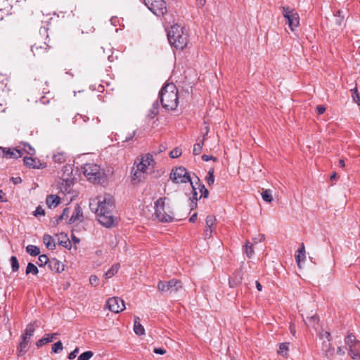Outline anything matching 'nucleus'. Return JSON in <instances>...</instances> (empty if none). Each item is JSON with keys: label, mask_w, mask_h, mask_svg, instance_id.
<instances>
[{"label": "nucleus", "mask_w": 360, "mask_h": 360, "mask_svg": "<svg viewBox=\"0 0 360 360\" xmlns=\"http://www.w3.org/2000/svg\"><path fill=\"white\" fill-rule=\"evenodd\" d=\"M167 35L170 45L176 49L183 50L189 42L188 31L181 24L171 25Z\"/></svg>", "instance_id": "nucleus-1"}, {"label": "nucleus", "mask_w": 360, "mask_h": 360, "mask_svg": "<svg viewBox=\"0 0 360 360\" xmlns=\"http://www.w3.org/2000/svg\"><path fill=\"white\" fill-rule=\"evenodd\" d=\"M162 106L167 110H174L179 104L178 89L175 84L169 83L165 85L160 92Z\"/></svg>", "instance_id": "nucleus-2"}, {"label": "nucleus", "mask_w": 360, "mask_h": 360, "mask_svg": "<svg viewBox=\"0 0 360 360\" xmlns=\"http://www.w3.org/2000/svg\"><path fill=\"white\" fill-rule=\"evenodd\" d=\"M139 163L134 162V165L131 169V178L133 184H137L144 179V174L146 172L148 167L154 163L155 159H140Z\"/></svg>", "instance_id": "nucleus-3"}, {"label": "nucleus", "mask_w": 360, "mask_h": 360, "mask_svg": "<svg viewBox=\"0 0 360 360\" xmlns=\"http://www.w3.org/2000/svg\"><path fill=\"white\" fill-rule=\"evenodd\" d=\"M97 207L96 213L105 212L109 214L108 212H113L115 209V200L112 195L105 193L103 195H100L96 198Z\"/></svg>", "instance_id": "nucleus-4"}, {"label": "nucleus", "mask_w": 360, "mask_h": 360, "mask_svg": "<svg viewBox=\"0 0 360 360\" xmlns=\"http://www.w3.org/2000/svg\"><path fill=\"white\" fill-rule=\"evenodd\" d=\"M83 172L86 178L94 183H100L104 175L103 171L97 164H84Z\"/></svg>", "instance_id": "nucleus-5"}, {"label": "nucleus", "mask_w": 360, "mask_h": 360, "mask_svg": "<svg viewBox=\"0 0 360 360\" xmlns=\"http://www.w3.org/2000/svg\"><path fill=\"white\" fill-rule=\"evenodd\" d=\"M282 14L286 20V24L292 31L300 25V15L294 9L289 6L281 7Z\"/></svg>", "instance_id": "nucleus-6"}, {"label": "nucleus", "mask_w": 360, "mask_h": 360, "mask_svg": "<svg viewBox=\"0 0 360 360\" xmlns=\"http://www.w3.org/2000/svg\"><path fill=\"white\" fill-rule=\"evenodd\" d=\"M169 179L175 184L192 182L188 172L184 167L173 168L169 174Z\"/></svg>", "instance_id": "nucleus-7"}, {"label": "nucleus", "mask_w": 360, "mask_h": 360, "mask_svg": "<svg viewBox=\"0 0 360 360\" xmlns=\"http://www.w3.org/2000/svg\"><path fill=\"white\" fill-rule=\"evenodd\" d=\"M182 288V282L178 279H171L169 281H160L158 283V289L160 292H176Z\"/></svg>", "instance_id": "nucleus-8"}, {"label": "nucleus", "mask_w": 360, "mask_h": 360, "mask_svg": "<svg viewBox=\"0 0 360 360\" xmlns=\"http://www.w3.org/2000/svg\"><path fill=\"white\" fill-rule=\"evenodd\" d=\"M146 6L155 15L160 16L167 12L166 3L164 0H144Z\"/></svg>", "instance_id": "nucleus-9"}, {"label": "nucleus", "mask_w": 360, "mask_h": 360, "mask_svg": "<svg viewBox=\"0 0 360 360\" xmlns=\"http://www.w3.org/2000/svg\"><path fill=\"white\" fill-rule=\"evenodd\" d=\"M11 150H13L15 155L17 153L19 158H28L27 156L32 158L35 155V149L27 143H22L18 146L11 148Z\"/></svg>", "instance_id": "nucleus-10"}, {"label": "nucleus", "mask_w": 360, "mask_h": 360, "mask_svg": "<svg viewBox=\"0 0 360 360\" xmlns=\"http://www.w3.org/2000/svg\"><path fill=\"white\" fill-rule=\"evenodd\" d=\"M109 212V214L105 212L96 214L98 221L106 228H110L117 224V219L114 217L112 212Z\"/></svg>", "instance_id": "nucleus-11"}, {"label": "nucleus", "mask_w": 360, "mask_h": 360, "mask_svg": "<svg viewBox=\"0 0 360 360\" xmlns=\"http://www.w3.org/2000/svg\"><path fill=\"white\" fill-rule=\"evenodd\" d=\"M106 304L109 310L114 313H119L123 311L125 308L123 300L118 297L109 298Z\"/></svg>", "instance_id": "nucleus-12"}, {"label": "nucleus", "mask_w": 360, "mask_h": 360, "mask_svg": "<svg viewBox=\"0 0 360 360\" xmlns=\"http://www.w3.org/2000/svg\"><path fill=\"white\" fill-rule=\"evenodd\" d=\"M22 161L24 165L30 169H41L47 165L44 159H22Z\"/></svg>", "instance_id": "nucleus-13"}, {"label": "nucleus", "mask_w": 360, "mask_h": 360, "mask_svg": "<svg viewBox=\"0 0 360 360\" xmlns=\"http://www.w3.org/2000/svg\"><path fill=\"white\" fill-rule=\"evenodd\" d=\"M49 46L46 42L38 41L35 42L32 46V51L34 56H42L46 53L48 51Z\"/></svg>", "instance_id": "nucleus-14"}, {"label": "nucleus", "mask_w": 360, "mask_h": 360, "mask_svg": "<svg viewBox=\"0 0 360 360\" xmlns=\"http://www.w3.org/2000/svg\"><path fill=\"white\" fill-rule=\"evenodd\" d=\"M83 218L84 216L82 207L78 204H76L74 207L73 212L68 221V224H72L76 221H82Z\"/></svg>", "instance_id": "nucleus-15"}, {"label": "nucleus", "mask_w": 360, "mask_h": 360, "mask_svg": "<svg viewBox=\"0 0 360 360\" xmlns=\"http://www.w3.org/2000/svg\"><path fill=\"white\" fill-rule=\"evenodd\" d=\"M155 214L156 217L161 222H171L173 221V217L165 212V207H155Z\"/></svg>", "instance_id": "nucleus-16"}, {"label": "nucleus", "mask_w": 360, "mask_h": 360, "mask_svg": "<svg viewBox=\"0 0 360 360\" xmlns=\"http://www.w3.org/2000/svg\"><path fill=\"white\" fill-rule=\"evenodd\" d=\"M12 6L8 0H0V20L10 14Z\"/></svg>", "instance_id": "nucleus-17"}, {"label": "nucleus", "mask_w": 360, "mask_h": 360, "mask_svg": "<svg viewBox=\"0 0 360 360\" xmlns=\"http://www.w3.org/2000/svg\"><path fill=\"white\" fill-rule=\"evenodd\" d=\"M48 267L51 271L55 273H60L64 270V265L56 258H52L49 260Z\"/></svg>", "instance_id": "nucleus-18"}, {"label": "nucleus", "mask_w": 360, "mask_h": 360, "mask_svg": "<svg viewBox=\"0 0 360 360\" xmlns=\"http://www.w3.org/2000/svg\"><path fill=\"white\" fill-rule=\"evenodd\" d=\"M34 88L38 92H41V94H49L50 91L49 89V84L46 81L44 80H36L34 83Z\"/></svg>", "instance_id": "nucleus-19"}, {"label": "nucleus", "mask_w": 360, "mask_h": 360, "mask_svg": "<svg viewBox=\"0 0 360 360\" xmlns=\"http://www.w3.org/2000/svg\"><path fill=\"white\" fill-rule=\"evenodd\" d=\"M21 341L19 344V346L18 347L17 351L18 355H23L27 352V348L28 346V343L30 342V338L25 335V334H22L21 336Z\"/></svg>", "instance_id": "nucleus-20"}, {"label": "nucleus", "mask_w": 360, "mask_h": 360, "mask_svg": "<svg viewBox=\"0 0 360 360\" xmlns=\"http://www.w3.org/2000/svg\"><path fill=\"white\" fill-rule=\"evenodd\" d=\"M242 274L240 271H236L233 276L229 278V283L231 288H234L242 282Z\"/></svg>", "instance_id": "nucleus-21"}, {"label": "nucleus", "mask_w": 360, "mask_h": 360, "mask_svg": "<svg viewBox=\"0 0 360 360\" xmlns=\"http://www.w3.org/2000/svg\"><path fill=\"white\" fill-rule=\"evenodd\" d=\"M60 202V198L57 195H49L46 197V202L49 208L56 207Z\"/></svg>", "instance_id": "nucleus-22"}, {"label": "nucleus", "mask_w": 360, "mask_h": 360, "mask_svg": "<svg viewBox=\"0 0 360 360\" xmlns=\"http://www.w3.org/2000/svg\"><path fill=\"white\" fill-rule=\"evenodd\" d=\"M349 354L354 359H360V341L356 342V344L351 346Z\"/></svg>", "instance_id": "nucleus-23"}, {"label": "nucleus", "mask_w": 360, "mask_h": 360, "mask_svg": "<svg viewBox=\"0 0 360 360\" xmlns=\"http://www.w3.org/2000/svg\"><path fill=\"white\" fill-rule=\"evenodd\" d=\"M135 131H133L131 133H129L127 135L124 134L123 132H121L120 134H116L115 135V141H118V143H120V141H121L122 143L129 142L133 139V137L135 135Z\"/></svg>", "instance_id": "nucleus-24"}, {"label": "nucleus", "mask_w": 360, "mask_h": 360, "mask_svg": "<svg viewBox=\"0 0 360 360\" xmlns=\"http://www.w3.org/2000/svg\"><path fill=\"white\" fill-rule=\"evenodd\" d=\"M43 242L48 249L54 250L56 248V243L51 236L44 234L43 236Z\"/></svg>", "instance_id": "nucleus-25"}, {"label": "nucleus", "mask_w": 360, "mask_h": 360, "mask_svg": "<svg viewBox=\"0 0 360 360\" xmlns=\"http://www.w3.org/2000/svg\"><path fill=\"white\" fill-rule=\"evenodd\" d=\"M58 244L64 248H70L71 243L67 234L61 233L59 235Z\"/></svg>", "instance_id": "nucleus-26"}, {"label": "nucleus", "mask_w": 360, "mask_h": 360, "mask_svg": "<svg viewBox=\"0 0 360 360\" xmlns=\"http://www.w3.org/2000/svg\"><path fill=\"white\" fill-rule=\"evenodd\" d=\"M304 322L308 327L316 329V326L319 324V317L316 314L307 317Z\"/></svg>", "instance_id": "nucleus-27"}, {"label": "nucleus", "mask_w": 360, "mask_h": 360, "mask_svg": "<svg viewBox=\"0 0 360 360\" xmlns=\"http://www.w3.org/2000/svg\"><path fill=\"white\" fill-rule=\"evenodd\" d=\"M134 330L135 333L138 335H143L145 333V330L143 326L139 322V318L135 317L134 320Z\"/></svg>", "instance_id": "nucleus-28"}, {"label": "nucleus", "mask_w": 360, "mask_h": 360, "mask_svg": "<svg viewBox=\"0 0 360 360\" xmlns=\"http://www.w3.org/2000/svg\"><path fill=\"white\" fill-rule=\"evenodd\" d=\"M73 184V180L67 179L65 180L63 179V183L61 184L60 188L68 193H70L72 192V186Z\"/></svg>", "instance_id": "nucleus-29"}, {"label": "nucleus", "mask_w": 360, "mask_h": 360, "mask_svg": "<svg viewBox=\"0 0 360 360\" xmlns=\"http://www.w3.org/2000/svg\"><path fill=\"white\" fill-rule=\"evenodd\" d=\"M57 335V333H53V334H51V335H48V337L46 338H41L40 340H39L37 343H36V345L38 347H40L49 342H51L53 341V338Z\"/></svg>", "instance_id": "nucleus-30"}, {"label": "nucleus", "mask_w": 360, "mask_h": 360, "mask_svg": "<svg viewBox=\"0 0 360 360\" xmlns=\"http://www.w3.org/2000/svg\"><path fill=\"white\" fill-rule=\"evenodd\" d=\"M323 351H324V353H325V355L329 358L330 356H332L333 354H334V348L331 347V344H330V342H323Z\"/></svg>", "instance_id": "nucleus-31"}, {"label": "nucleus", "mask_w": 360, "mask_h": 360, "mask_svg": "<svg viewBox=\"0 0 360 360\" xmlns=\"http://www.w3.org/2000/svg\"><path fill=\"white\" fill-rule=\"evenodd\" d=\"M120 269V264H115L112 265L105 274V277L106 278H110L112 277L115 274L117 273Z\"/></svg>", "instance_id": "nucleus-32"}, {"label": "nucleus", "mask_w": 360, "mask_h": 360, "mask_svg": "<svg viewBox=\"0 0 360 360\" xmlns=\"http://www.w3.org/2000/svg\"><path fill=\"white\" fill-rule=\"evenodd\" d=\"M159 113V105L158 103L156 101L155 102L151 108L150 109L148 117L150 119L154 118Z\"/></svg>", "instance_id": "nucleus-33"}, {"label": "nucleus", "mask_w": 360, "mask_h": 360, "mask_svg": "<svg viewBox=\"0 0 360 360\" xmlns=\"http://www.w3.org/2000/svg\"><path fill=\"white\" fill-rule=\"evenodd\" d=\"M305 257V248L304 243H302L301 248L298 250V254L296 255V262L297 264H300L301 260H304Z\"/></svg>", "instance_id": "nucleus-34"}, {"label": "nucleus", "mask_w": 360, "mask_h": 360, "mask_svg": "<svg viewBox=\"0 0 360 360\" xmlns=\"http://www.w3.org/2000/svg\"><path fill=\"white\" fill-rule=\"evenodd\" d=\"M26 251L28 254H30L31 256H37L39 255L40 250L39 248L33 245H29L26 247Z\"/></svg>", "instance_id": "nucleus-35"}, {"label": "nucleus", "mask_w": 360, "mask_h": 360, "mask_svg": "<svg viewBox=\"0 0 360 360\" xmlns=\"http://www.w3.org/2000/svg\"><path fill=\"white\" fill-rule=\"evenodd\" d=\"M262 199L266 202H271L273 201L271 191L269 189L263 191L262 193Z\"/></svg>", "instance_id": "nucleus-36"}, {"label": "nucleus", "mask_w": 360, "mask_h": 360, "mask_svg": "<svg viewBox=\"0 0 360 360\" xmlns=\"http://www.w3.org/2000/svg\"><path fill=\"white\" fill-rule=\"evenodd\" d=\"M38 272V268L33 263L29 262L26 268V274H32L33 275H37Z\"/></svg>", "instance_id": "nucleus-37"}, {"label": "nucleus", "mask_w": 360, "mask_h": 360, "mask_svg": "<svg viewBox=\"0 0 360 360\" xmlns=\"http://www.w3.org/2000/svg\"><path fill=\"white\" fill-rule=\"evenodd\" d=\"M359 340H356V337L352 334H349L345 340V344L349 347V348H351V346L356 344V342H358Z\"/></svg>", "instance_id": "nucleus-38"}, {"label": "nucleus", "mask_w": 360, "mask_h": 360, "mask_svg": "<svg viewBox=\"0 0 360 360\" xmlns=\"http://www.w3.org/2000/svg\"><path fill=\"white\" fill-rule=\"evenodd\" d=\"M50 259L47 257L46 255H40L38 257V261L37 262V264L39 266H43L45 265H48Z\"/></svg>", "instance_id": "nucleus-39"}, {"label": "nucleus", "mask_w": 360, "mask_h": 360, "mask_svg": "<svg viewBox=\"0 0 360 360\" xmlns=\"http://www.w3.org/2000/svg\"><path fill=\"white\" fill-rule=\"evenodd\" d=\"M288 345L289 344L287 342L281 343L279 345V349L278 351V353L282 355L283 356H286L289 349Z\"/></svg>", "instance_id": "nucleus-40"}, {"label": "nucleus", "mask_w": 360, "mask_h": 360, "mask_svg": "<svg viewBox=\"0 0 360 360\" xmlns=\"http://www.w3.org/2000/svg\"><path fill=\"white\" fill-rule=\"evenodd\" d=\"M15 156L13 150H11L10 148H2L0 147V158H4L7 155Z\"/></svg>", "instance_id": "nucleus-41"}, {"label": "nucleus", "mask_w": 360, "mask_h": 360, "mask_svg": "<svg viewBox=\"0 0 360 360\" xmlns=\"http://www.w3.org/2000/svg\"><path fill=\"white\" fill-rule=\"evenodd\" d=\"M202 146H203V140L194 144L193 149V153L194 155H198L200 154V153L202 151Z\"/></svg>", "instance_id": "nucleus-42"}, {"label": "nucleus", "mask_w": 360, "mask_h": 360, "mask_svg": "<svg viewBox=\"0 0 360 360\" xmlns=\"http://www.w3.org/2000/svg\"><path fill=\"white\" fill-rule=\"evenodd\" d=\"M70 213V209L69 207H66L63 210L62 214L58 217L56 219L57 224H58L59 221L67 219L69 217V214Z\"/></svg>", "instance_id": "nucleus-43"}, {"label": "nucleus", "mask_w": 360, "mask_h": 360, "mask_svg": "<svg viewBox=\"0 0 360 360\" xmlns=\"http://www.w3.org/2000/svg\"><path fill=\"white\" fill-rule=\"evenodd\" d=\"M34 327L33 323H30L27 326V328L23 334L31 338L34 332Z\"/></svg>", "instance_id": "nucleus-44"}, {"label": "nucleus", "mask_w": 360, "mask_h": 360, "mask_svg": "<svg viewBox=\"0 0 360 360\" xmlns=\"http://www.w3.org/2000/svg\"><path fill=\"white\" fill-rule=\"evenodd\" d=\"M215 221H216V218L214 216L208 215L205 219L207 228L212 229V226L214 225Z\"/></svg>", "instance_id": "nucleus-45"}, {"label": "nucleus", "mask_w": 360, "mask_h": 360, "mask_svg": "<svg viewBox=\"0 0 360 360\" xmlns=\"http://www.w3.org/2000/svg\"><path fill=\"white\" fill-rule=\"evenodd\" d=\"M11 264L13 271H17L19 269V262L15 256H12L11 257Z\"/></svg>", "instance_id": "nucleus-46"}, {"label": "nucleus", "mask_w": 360, "mask_h": 360, "mask_svg": "<svg viewBox=\"0 0 360 360\" xmlns=\"http://www.w3.org/2000/svg\"><path fill=\"white\" fill-rule=\"evenodd\" d=\"M352 91V97L356 103H357L359 105H360V96L357 91L356 87L354 88L353 89H351Z\"/></svg>", "instance_id": "nucleus-47"}, {"label": "nucleus", "mask_w": 360, "mask_h": 360, "mask_svg": "<svg viewBox=\"0 0 360 360\" xmlns=\"http://www.w3.org/2000/svg\"><path fill=\"white\" fill-rule=\"evenodd\" d=\"M94 355V353L91 351H86L82 354H81L77 360H89Z\"/></svg>", "instance_id": "nucleus-48"}, {"label": "nucleus", "mask_w": 360, "mask_h": 360, "mask_svg": "<svg viewBox=\"0 0 360 360\" xmlns=\"http://www.w3.org/2000/svg\"><path fill=\"white\" fill-rule=\"evenodd\" d=\"M182 155V150L176 147L169 152V158H179Z\"/></svg>", "instance_id": "nucleus-49"}, {"label": "nucleus", "mask_w": 360, "mask_h": 360, "mask_svg": "<svg viewBox=\"0 0 360 360\" xmlns=\"http://www.w3.org/2000/svg\"><path fill=\"white\" fill-rule=\"evenodd\" d=\"M198 189H199L200 193H201L199 197V199H200L202 197L207 198L208 196V194H209L208 190L205 187L204 185L199 184Z\"/></svg>", "instance_id": "nucleus-50"}, {"label": "nucleus", "mask_w": 360, "mask_h": 360, "mask_svg": "<svg viewBox=\"0 0 360 360\" xmlns=\"http://www.w3.org/2000/svg\"><path fill=\"white\" fill-rule=\"evenodd\" d=\"M63 344L61 341H58L52 345L51 350L54 353H58V352L63 350Z\"/></svg>", "instance_id": "nucleus-51"}, {"label": "nucleus", "mask_w": 360, "mask_h": 360, "mask_svg": "<svg viewBox=\"0 0 360 360\" xmlns=\"http://www.w3.org/2000/svg\"><path fill=\"white\" fill-rule=\"evenodd\" d=\"M207 184L210 186L214 184V171L213 169H210L206 177Z\"/></svg>", "instance_id": "nucleus-52"}, {"label": "nucleus", "mask_w": 360, "mask_h": 360, "mask_svg": "<svg viewBox=\"0 0 360 360\" xmlns=\"http://www.w3.org/2000/svg\"><path fill=\"white\" fill-rule=\"evenodd\" d=\"M245 252H246L248 257H249V258H250L254 253L252 246V245L250 246L248 242H247V243L245 244Z\"/></svg>", "instance_id": "nucleus-53"}, {"label": "nucleus", "mask_w": 360, "mask_h": 360, "mask_svg": "<svg viewBox=\"0 0 360 360\" xmlns=\"http://www.w3.org/2000/svg\"><path fill=\"white\" fill-rule=\"evenodd\" d=\"M319 337L321 339L326 338L327 339L328 342L331 341V335L330 333L328 331H322L319 333Z\"/></svg>", "instance_id": "nucleus-54"}, {"label": "nucleus", "mask_w": 360, "mask_h": 360, "mask_svg": "<svg viewBox=\"0 0 360 360\" xmlns=\"http://www.w3.org/2000/svg\"><path fill=\"white\" fill-rule=\"evenodd\" d=\"M99 279L96 275H91L89 277V282L91 285L97 286L98 285Z\"/></svg>", "instance_id": "nucleus-55"}, {"label": "nucleus", "mask_w": 360, "mask_h": 360, "mask_svg": "<svg viewBox=\"0 0 360 360\" xmlns=\"http://www.w3.org/2000/svg\"><path fill=\"white\" fill-rule=\"evenodd\" d=\"M34 215L35 217H38L39 215L44 216L45 215V211L41 206L39 205L37 207L36 210L34 212Z\"/></svg>", "instance_id": "nucleus-56"}, {"label": "nucleus", "mask_w": 360, "mask_h": 360, "mask_svg": "<svg viewBox=\"0 0 360 360\" xmlns=\"http://www.w3.org/2000/svg\"><path fill=\"white\" fill-rule=\"evenodd\" d=\"M191 184L192 186V188H193V196L192 198H191V200H194V201H198V200L199 199V198H198V192H197V188H195L193 185V183L191 182Z\"/></svg>", "instance_id": "nucleus-57"}, {"label": "nucleus", "mask_w": 360, "mask_h": 360, "mask_svg": "<svg viewBox=\"0 0 360 360\" xmlns=\"http://www.w3.org/2000/svg\"><path fill=\"white\" fill-rule=\"evenodd\" d=\"M212 229L211 228H206V229L204 231V238L205 239L210 238L212 235Z\"/></svg>", "instance_id": "nucleus-58"}, {"label": "nucleus", "mask_w": 360, "mask_h": 360, "mask_svg": "<svg viewBox=\"0 0 360 360\" xmlns=\"http://www.w3.org/2000/svg\"><path fill=\"white\" fill-rule=\"evenodd\" d=\"M78 353H79V348H78V347H77V348H75L72 352H71L69 354V355H68V359H71V360H72V359H74L77 356V354H78Z\"/></svg>", "instance_id": "nucleus-59"}, {"label": "nucleus", "mask_w": 360, "mask_h": 360, "mask_svg": "<svg viewBox=\"0 0 360 360\" xmlns=\"http://www.w3.org/2000/svg\"><path fill=\"white\" fill-rule=\"evenodd\" d=\"M165 207V199L160 198L155 202V207Z\"/></svg>", "instance_id": "nucleus-60"}, {"label": "nucleus", "mask_w": 360, "mask_h": 360, "mask_svg": "<svg viewBox=\"0 0 360 360\" xmlns=\"http://www.w3.org/2000/svg\"><path fill=\"white\" fill-rule=\"evenodd\" d=\"M316 109L319 115H322L326 111V108L323 105H318Z\"/></svg>", "instance_id": "nucleus-61"}, {"label": "nucleus", "mask_w": 360, "mask_h": 360, "mask_svg": "<svg viewBox=\"0 0 360 360\" xmlns=\"http://www.w3.org/2000/svg\"><path fill=\"white\" fill-rule=\"evenodd\" d=\"M154 352L158 354H164L166 351L162 348H155Z\"/></svg>", "instance_id": "nucleus-62"}, {"label": "nucleus", "mask_w": 360, "mask_h": 360, "mask_svg": "<svg viewBox=\"0 0 360 360\" xmlns=\"http://www.w3.org/2000/svg\"><path fill=\"white\" fill-rule=\"evenodd\" d=\"M11 180L13 181V182L15 184H17L18 183H20L22 181L21 180V178L20 177H12L11 178Z\"/></svg>", "instance_id": "nucleus-63"}, {"label": "nucleus", "mask_w": 360, "mask_h": 360, "mask_svg": "<svg viewBox=\"0 0 360 360\" xmlns=\"http://www.w3.org/2000/svg\"><path fill=\"white\" fill-rule=\"evenodd\" d=\"M338 178V176L336 172H333L330 176V181H335L337 180Z\"/></svg>", "instance_id": "nucleus-64"}]
</instances>
